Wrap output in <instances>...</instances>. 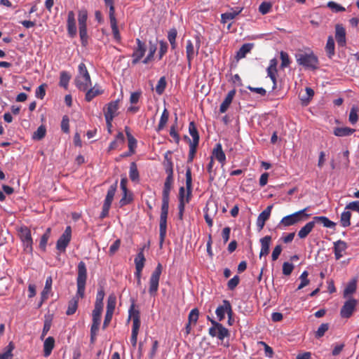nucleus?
<instances>
[{
  "instance_id": "obj_50",
  "label": "nucleus",
  "mask_w": 359,
  "mask_h": 359,
  "mask_svg": "<svg viewBox=\"0 0 359 359\" xmlns=\"http://www.w3.org/2000/svg\"><path fill=\"white\" fill-rule=\"evenodd\" d=\"M130 178L132 181H136L139 178V172L135 163H132L130 166Z\"/></svg>"
},
{
  "instance_id": "obj_63",
  "label": "nucleus",
  "mask_w": 359,
  "mask_h": 359,
  "mask_svg": "<svg viewBox=\"0 0 359 359\" xmlns=\"http://www.w3.org/2000/svg\"><path fill=\"white\" fill-rule=\"evenodd\" d=\"M45 84L39 86L36 90V97L39 99H43L46 95Z\"/></svg>"
},
{
  "instance_id": "obj_6",
  "label": "nucleus",
  "mask_w": 359,
  "mask_h": 359,
  "mask_svg": "<svg viewBox=\"0 0 359 359\" xmlns=\"http://www.w3.org/2000/svg\"><path fill=\"white\" fill-rule=\"evenodd\" d=\"M88 18V13L86 10H81L79 11L78 21L79 35L83 46H86L88 43V34L86 22Z\"/></svg>"
},
{
  "instance_id": "obj_24",
  "label": "nucleus",
  "mask_w": 359,
  "mask_h": 359,
  "mask_svg": "<svg viewBox=\"0 0 359 359\" xmlns=\"http://www.w3.org/2000/svg\"><path fill=\"white\" fill-rule=\"evenodd\" d=\"M271 241L270 236H266L260 239L261 250L259 253V258L262 256L267 255L269 252V247Z\"/></svg>"
},
{
  "instance_id": "obj_58",
  "label": "nucleus",
  "mask_w": 359,
  "mask_h": 359,
  "mask_svg": "<svg viewBox=\"0 0 359 359\" xmlns=\"http://www.w3.org/2000/svg\"><path fill=\"white\" fill-rule=\"evenodd\" d=\"M294 269V265L289 262H284L283 264V273L285 276L291 274Z\"/></svg>"
},
{
  "instance_id": "obj_54",
  "label": "nucleus",
  "mask_w": 359,
  "mask_h": 359,
  "mask_svg": "<svg viewBox=\"0 0 359 359\" xmlns=\"http://www.w3.org/2000/svg\"><path fill=\"white\" fill-rule=\"evenodd\" d=\"M280 60H281V68H285L289 66L290 64V60L287 53L284 51L280 52Z\"/></svg>"
},
{
  "instance_id": "obj_48",
  "label": "nucleus",
  "mask_w": 359,
  "mask_h": 359,
  "mask_svg": "<svg viewBox=\"0 0 359 359\" xmlns=\"http://www.w3.org/2000/svg\"><path fill=\"white\" fill-rule=\"evenodd\" d=\"M70 80V76L67 72H62L60 77V85L67 88Z\"/></svg>"
},
{
  "instance_id": "obj_11",
  "label": "nucleus",
  "mask_w": 359,
  "mask_h": 359,
  "mask_svg": "<svg viewBox=\"0 0 359 359\" xmlns=\"http://www.w3.org/2000/svg\"><path fill=\"white\" fill-rule=\"evenodd\" d=\"M358 304V300L350 298L346 301L340 311V316L343 318H349L353 313Z\"/></svg>"
},
{
  "instance_id": "obj_30",
  "label": "nucleus",
  "mask_w": 359,
  "mask_h": 359,
  "mask_svg": "<svg viewBox=\"0 0 359 359\" xmlns=\"http://www.w3.org/2000/svg\"><path fill=\"white\" fill-rule=\"evenodd\" d=\"M55 346V339L53 337H48L46 338L43 343V355L45 357H48L50 355L52 350Z\"/></svg>"
},
{
  "instance_id": "obj_46",
  "label": "nucleus",
  "mask_w": 359,
  "mask_h": 359,
  "mask_svg": "<svg viewBox=\"0 0 359 359\" xmlns=\"http://www.w3.org/2000/svg\"><path fill=\"white\" fill-rule=\"evenodd\" d=\"M13 349L14 346L12 342H10L6 347V351L3 353H0V359H12V351Z\"/></svg>"
},
{
  "instance_id": "obj_27",
  "label": "nucleus",
  "mask_w": 359,
  "mask_h": 359,
  "mask_svg": "<svg viewBox=\"0 0 359 359\" xmlns=\"http://www.w3.org/2000/svg\"><path fill=\"white\" fill-rule=\"evenodd\" d=\"M52 283H53V280H52L51 276L48 277L46 280L45 287L41 294V301L39 304V306L42 304V303L45 300H46L48 299V294L51 290Z\"/></svg>"
},
{
  "instance_id": "obj_35",
  "label": "nucleus",
  "mask_w": 359,
  "mask_h": 359,
  "mask_svg": "<svg viewBox=\"0 0 359 359\" xmlns=\"http://www.w3.org/2000/svg\"><path fill=\"white\" fill-rule=\"evenodd\" d=\"M212 325L217 326V338L220 340H223L225 337L229 334V330L224 327L222 324L216 322L215 320H211Z\"/></svg>"
},
{
  "instance_id": "obj_25",
  "label": "nucleus",
  "mask_w": 359,
  "mask_h": 359,
  "mask_svg": "<svg viewBox=\"0 0 359 359\" xmlns=\"http://www.w3.org/2000/svg\"><path fill=\"white\" fill-rule=\"evenodd\" d=\"M236 90H230L227 95L226 96L224 101L222 102L220 107H219V111L221 113H224L228 109L229 107L230 106L231 103L232 102V100L233 99V97L235 96Z\"/></svg>"
},
{
  "instance_id": "obj_21",
  "label": "nucleus",
  "mask_w": 359,
  "mask_h": 359,
  "mask_svg": "<svg viewBox=\"0 0 359 359\" xmlns=\"http://www.w3.org/2000/svg\"><path fill=\"white\" fill-rule=\"evenodd\" d=\"M272 208L273 205H269L259 215L257 219V226L259 228V230H262L264 228L266 221L269 219L271 215Z\"/></svg>"
},
{
  "instance_id": "obj_9",
  "label": "nucleus",
  "mask_w": 359,
  "mask_h": 359,
  "mask_svg": "<svg viewBox=\"0 0 359 359\" xmlns=\"http://www.w3.org/2000/svg\"><path fill=\"white\" fill-rule=\"evenodd\" d=\"M118 99L114 101H111L107 104L106 109H104L106 123L109 126L111 125V122H112L114 118L118 114Z\"/></svg>"
},
{
  "instance_id": "obj_38",
  "label": "nucleus",
  "mask_w": 359,
  "mask_h": 359,
  "mask_svg": "<svg viewBox=\"0 0 359 359\" xmlns=\"http://www.w3.org/2000/svg\"><path fill=\"white\" fill-rule=\"evenodd\" d=\"M145 257L143 253V249H142L135 258V269H143L144 266Z\"/></svg>"
},
{
  "instance_id": "obj_19",
  "label": "nucleus",
  "mask_w": 359,
  "mask_h": 359,
  "mask_svg": "<svg viewBox=\"0 0 359 359\" xmlns=\"http://www.w3.org/2000/svg\"><path fill=\"white\" fill-rule=\"evenodd\" d=\"M335 39L339 46H346V30L342 25L337 24L335 26Z\"/></svg>"
},
{
  "instance_id": "obj_43",
  "label": "nucleus",
  "mask_w": 359,
  "mask_h": 359,
  "mask_svg": "<svg viewBox=\"0 0 359 359\" xmlns=\"http://www.w3.org/2000/svg\"><path fill=\"white\" fill-rule=\"evenodd\" d=\"M356 290V281L355 280H351L348 283V284L346 285V288L344 290V297H346L350 294H352L354 293Z\"/></svg>"
},
{
  "instance_id": "obj_16",
  "label": "nucleus",
  "mask_w": 359,
  "mask_h": 359,
  "mask_svg": "<svg viewBox=\"0 0 359 359\" xmlns=\"http://www.w3.org/2000/svg\"><path fill=\"white\" fill-rule=\"evenodd\" d=\"M129 318L133 320L132 333L138 334L140 327V312L135 309L133 304L129 309Z\"/></svg>"
},
{
  "instance_id": "obj_22",
  "label": "nucleus",
  "mask_w": 359,
  "mask_h": 359,
  "mask_svg": "<svg viewBox=\"0 0 359 359\" xmlns=\"http://www.w3.org/2000/svg\"><path fill=\"white\" fill-rule=\"evenodd\" d=\"M347 248V244L343 241H337L334 243V251L336 259H339L343 257V252Z\"/></svg>"
},
{
  "instance_id": "obj_64",
  "label": "nucleus",
  "mask_w": 359,
  "mask_h": 359,
  "mask_svg": "<svg viewBox=\"0 0 359 359\" xmlns=\"http://www.w3.org/2000/svg\"><path fill=\"white\" fill-rule=\"evenodd\" d=\"M346 209L359 212V201H355L349 203L348 204L346 205Z\"/></svg>"
},
{
  "instance_id": "obj_42",
  "label": "nucleus",
  "mask_w": 359,
  "mask_h": 359,
  "mask_svg": "<svg viewBox=\"0 0 359 359\" xmlns=\"http://www.w3.org/2000/svg\"><path fill=\"white\" fill-rule=\"evenodd\" d=\"M168 118L169 113L166 109H164L158 125V131L161 130L165 127L168 121Z\"/></svg>"
},
{
  "instance_id": "obj_4",
  "label": "nucleus",
  "mask_w": 359,
  "mask_h": 359,
  "mask_svg": "<svg viewBox=\"0 0 359 359\" xmlns=\"http://www.w3.org/2000/svg\"><path fill=\"white\" fill-rule=\"evenodd\" d=\"M18 236L22 243L24 250L27 253H32L33 250V239L30 229L25 226H22L18 229Z\"/></svg>"
},
{
  "instance_id": "obj_5",
  "label": "nucleus",
  "mask_w": 359,
  "mask_h": 359,
  "mask_svg": "<svg viewBox=\"0 0 359 359\" xmlns=\"http://www.w3.org/2000/svg\"><path fill=\"white\" fill-rule=\"evenodd\" d=\"M306 210L307 208H304L283 217L280 224L284 226H289L304 220L309 216V215L305 213Z\"/></svg>"
},
{
  "instance_id": "obj_23",
  "label": "nucleus",
  "mask_w": 359,
  "mask_h": 359,
  "mask_svg": "<svg viewBox=\"0 0 359 359\" xmlns=\"http://www.w3.org/2000/svg\"><path fill=\"white\" fill-rule=\"evenodd\" d=\"M189 132L190 135L192 137L193 140H191L187 136H185L184 138L188 140L189 144H198L199 135L195 126V123L193 121L190 122L189 125Z\"/></svg>"
},
{
  "instance_id": "obj_56",
  "label": "nucleus",
  "mask_w": 359,
  "mask_h": 359,
  "mask_svg": "<svg viewBox=\"0 0 359 359\" xmlns=\"http://www.w3.org/2000/svg\"><path fill=\"white\" fill-rule=\"evenodd\" d=\"M327 6L334 12H342L344 11L346 9L342 6L337 4L334 1H329L327 3Z\"/></svg>"
},
{
  "instance_id": "obj_28",
  "label": "nucleus",
  "mask_w": 359,
  "mask_h": 359,
  "mask_svg": "<svg viewBox=\"0 0 359 359\" xmlns=\"http://www.w3.org/2000/svg\"><path fill=\"white\" fill-rule=\"evenodd\" d=\"M242 8H231L230 11L222 14V22L226 23L229 20L234 19L241 12Z\"/></svg>"
},
{
  "instance_id": "obj_57",
  "label": "nucleus",
  "mask_w": 359,
  "mask_h": 359,
  "mask_svg": "<svg viewBox=\"0 0 359 359\" xmlns=\"http://www.w3.org/2000/svg\"><path fill=\"white\" fill-rule=\"evenodd\" d=\"M46 135V128L44 126H39L33 135V138L36 140L42 139Z\"/></svg>"
},
{
  "instance_id": "obj_41",
  "label": "nucleus",
  "mask_w": 359,
  "mask_h": 359,
  "mask_svg": "<svg viewBox=\"0 0 359 359\" xmlns=\"http://www.w3.org/2000/svg\"><path fill=\"white\" fill-rule=\"evenodd\" d=\"M173 183V178H170V177H167L165 179V182L164 183V187L163 190V197H169L170 191L172 188V185Z\"/></svg>"
},
{
  "instance_id": "obj_15",
  "label": "nucleus",
  "mask_w": 359,
  "mask_h": 359,
  "mask_svg": "<svg viewBox=\"0 0 359 359\" xmlns=\"http://www.w3.org/2000/svg\"><path fill=\"white\" fill-rule=\"evenodd\" d=\"M215 313L219 321L224 318L226 313L228 314L229 318H231L233 312L229 302L227 300H223L222 305L219 306L217 308Z\"/></svg>"
},
{
  "instance_id": "obj_33",
  "label": "nucleus",
  "mask_w": 359,
  "mask_h": 359,
  "mask_svg": "<svg viewBox=\"0 0 359 359\" xmlns=\"http://www.w3.org/2000/svg\"><path fill=\"white\" fill-rule=\"evenodd\" d=\"M187 202L189 203L192 189L191 171L189 168L186 171Z\"/></svg>"
},
{
  "instance_id": "obj_39",
  "label": "nucleus",
  "mask_w": 359,
  "mask_h": 359,
  "mask_svg": "<svg viewBox=\"0 0 359 359\" xmlns=\"http://www.w3.org/2000/svg\"><path fill=\"white\" fill-rule=\"evenodd\" d=\"M351 213L350 211H344L341 215L340 222L343 227H348L351 225Z\"/></svg>"
},
{
  "instance_id": "obj_7",
  "label": "nucleus",
  "mask_w": 359,
  "mask_h": 359,
  "mask_svg": "<svg viewBox=\"0 0 359 359\" xmlns=\"http://www.w3.org/2000/svg\"><path fill=\"white\" fill-rule=\"evenodd\" d=\"M162 273V265L158 263L149 278V293L151 296H156L158 290L160 276Z\"/></svg>"
},
{
  "instance_id": "obj_36",
  "label": "nucleus",
  "mask_w": 359,
  "mask_h": 359,
  "mask_svg": "<svg viewBox=\"0 0 359 359\" xmlns=\"http://www.w3.org/2000/svg\"><path fill=\"white\" fill-rule=\"evenodd\" d=\"M325 51L329 58H332L335 54L334 50V41L332 36H328L327 43L325 46Z\"/></svg>"
},
{
  "instance_id": "obj_32",
  "label": "nucleus",
  "mask_w": 359,
  "mask_h": 359,
  "mask_svg": "<svg viewBox=\"0 0 359 359\" xmlns=\"http://www.w3.org/2000/svg\"><path fill=\"white\" fill-rule=\"evenodd\" d=\"M355 131V129L348 127H338L334 128L333 133L337 137H346L352 135Z\"/></svg>"
},
{
  "instance_id": "obj_10",
  "label": "nucleus",
  "mask_w": 359,
  "mask_h": 359,
  "mask_svg": "<svg viewBox=\"0 0 359 359\" xmlns=\"http://www.w3.org/2000/svg\"><path fill=\"white\" fill-rule=\"evenodd\" d=\"M201 46V41L199 36L196 37V46L193 44L192 41L188 40L186 46V54L188 60V65L191 67V60L198 53V50Z\"/></svg>"
},
{
  "instance_id": "obj_14",
  "label": "nucleus",
  "mask_w": 359,
  "mask_h": 359,
  "mask_svg": "<svg viewBox=\"0 0 359 359\" xmlns=\"http://www.w3.org/2000/svg\"><path fill=\"white\" fill-rule=\"evenodd\" d=\"M168 215V212L161 211L159 224V243L161 247L163 245L166 236Z\"/></svg>"
},
{
  "instance_id": "obj_47",
  "label": "nucleus",
  "mask_w": 359,
  "mask_h": 359,
  "mask_svg": "<svg viewBox=\"0 0 359 359\" xmlns=\"http://www.w3.org/2000/svg\"><path fill=\"white\" fill-rule=\"evenodd\" d=\"M166 87V80L165 76H162L160 78V79L158 81V83L156 86V91L158 95H161L163 91L165 90V88Z\"/></svg>"
},
{
  "instance_id": "obj_40",
  "label": "nucleus",
  "mask_w": 359,
  "mask_h": 359,
  "mask_svg": "<svg viewBox=\"0 0 359 359\" xmlns=\"http://www.w3.org/2000/svg\"><path fill=\"white\" fill-rule=\"evenodd\" d=\"M359 108L357 106H353L351 109L348 121L353 125L355 124L358 121Z\"/></svg>"
},
{
  "instance_id": "obj_18",
  "label": "nucleus",
  "mask_w": 359,
  "mask_h": 359,
  "mask_svg": "<svg viewBox=\"0 0 359 359\" xmlns=\"http://www.w3.org/2000/svg\"><path fill=\"white\" fill-rule=\"evenodd\" d=\"M109 20L110 25L112 29L113 36L115 40L119 41L121 40V35L117 26V21L115 17V10L114 6H111L109 9Z\"/></svg>"
},
{
  "instance_id": "obj_62",
  "label": "nucleus",
  "mask_w": 359,
  "mask_h": 359,
  "mask_svg": "<svg viewBox=\"0 0 359 359\" xmlns=\"http://www.w3.org/2000/svg\"><path fill=\"white\" fill-rule=\"evenodd\" d=\"M282 252V247L280 245H277L273 252H272V255H271V258H272V260L273 261H276V259H278L279 255H280Z\"/></svg>"
},
{
  "instance_id": "obj_59",
  "label": "nucleus",
  "mask_w": 359,
  "mask_h": 359,
  "mask_svg": "<svg viewBox=\"0 0 359 359\" xmlns=\"http://www.w3.org/2000/svg\"><path fill=\"white\" fill-rule=\"evenodd\" d=\"M240 279L238 276H235L233 278L228 281L227 286L229 290H233L239 283Z\"/></svg>"
},
{
  "instance_id": "obj_3",
  "label": "nucleus",
  "mask_w": 359,
  "mask_h": 359,
  "mask_svg": "<svg viewBox=\"0 0 359 359\" xmlns=\"http://www.w3.org/2000/svg\"><path fill=\"white\" fill-rule=\"evenodd\" d=\"M298 65L306 69H316L318 68V60L313 53H299L295 55Z\"/></svg>"
},
{
  "instance_id": "obj_26",
  "label": "nucleus",
  "mask_w": 359,
  "mask_h": 359,
  "mask_svg": "<svg viewBox=\"0 0 359 359\" xmlns=\"http://www.w3.org/2000/svg\"><path fill=\"white\" fill-rule=\"evenodd\" d=\"M86 91V93L85 99L87 102H90L94 97L101 95L103 92L100 87L97 84L90 88H88V90Z\"/></svg>"
},
{
  "instance_id": "obj_12",
  "label": "nucleus",
  "mask_w": 359,
  "mask_h": 359,
  "mask_svg": "<svg viewBox=\"0 0 359 359\" xmlns=\"http://www.w3.org/2000/svg\"><path fill=\"white\" fill-rule=\"evenodd\" d=\"M72 236V229L70 226H67L64 231V233L61 235L56 243L57 249L61 252H65L66 248L69 243L71 241Z\"/></svg>"
},
{
  "instance_id": "obj_60",
  "label": "nucleus",
  "mask_w": 359,
  "mask_h": 359,
  "mask_svg": "<svg viewBox=\"0 0 359 359\" xmlns=\"http://www.w3.org/2000/svg\"><path fill=\"white\" fill-rule=\"evenodd\" d=\"M159 44V59L161 60L168 50V44L166 42L163 41H161Z\"/></svg>"
},
{
  "instance_id": "obj_51",
  "label": "nucleus",
  "mask_w": 359,
  "mask_h": 359,
  "mask_svg": "<svg viewBox=\"0 0 359 359\" xmlns=\"http://www.w3.org/2000/svg\"><path fill=\"white\" fill-rule=\"evenodd\" d=\"M104 297V291L102 288H101L97 291L95 306L103 308L102 302H103Z\"/></svg>"
},
{
  "instance_id": "obj_2",
  "label": "nucleus",
  "mask_w": 359,
  "mask_h": 359,
  "mask_svg": "<svg viewBox=\"0 0 359 359\" xmlns=\"http://www.w3.org/2000/svg\"><path fill=\"white\" fill-rule=\"evenodd\" d=\"M76 88L81 91H86L91 87L90 76L84 63H81L78 67V74L74 79Z\"/></svg>"
},
{
  "instance_id": "obj_61",
  "label": "nucleus",
  "mask_w": 359,
  "mask_h": 359,
  "mask_svg": "<svg viewBox=\"0 0 359 359\" xmlns=\"http://www.w3.org/2000/svg\"><path fill=\"white\" fill-rule=\"evenodd\" d=\"M128 148L130 154H133L135 151V148L137 146V141L135 138L133 137H129L128 138Z\"/></svg>"
},
{
  "instance_id": "obj_8",
  "label": "nucleus",
  "mask_w": 359,
  "mask_h": 359,
  "mask_svg": "<svg viewBox=\"0 0 359 359\" xmlns=\"http://www.w3.org/2000/svg\"><path fill=\"white\" fill-rule=\"evenodd\" d=\"M117 180L115 182V183L110 186L109 189H108L106 198L104 201V204L102 206V210L100 214V217L101 219H103L106 217L109 214V210L111 207V203L113 201L116 188H117Z\"/></svg>"
},
{
  "instance_id": "obj_13",
  "label": "nucleus",
  "mask_w": 359,
  "mask_h": 359,
  "mask_svg": "<svg viewBox=\"0 0 359 359\" xmlns=\"http://www.w3.org/2000/svg\"><path fill=\"white\" fill-rule=\"evenodd\" d=\"M137 47L134 48L132 54V64L136 65L143 57L146 52V46L139 39H136Z\"/></svg>"
},
{
  "instance_id": "obj_34",
  "label": "nucleus",
  "mask_w": 359,
  "mask_h": 359,
  "mask_svg": "<svg viewBox=\"0 0 359 359\" xmlns=\"http://www.w3.org/2000/svg\"><path fill=\"white\" fill-rule=\"evenodd\" d=\"M315 224L312 221L308 222L304 225L303 227L301 228V229L298 232V236L300 238H305L313 230Z\"/></svg>"
},
{
  "instance_id": "obj_20",
  "label": "nucleus",
  "mask_w": 359,
  "mask_h": 359,
  "mask_svg": "<svg viewBox=\"0 0 359 359\" xmlns=\"http://www.w3.org/2000/svg\"><path fill=\"white\" fill-rule=\"evenodd\" d=\"M67 27L69 35L74 37L76 35V26L74 13L71 11L68 13Z\"/></svg>"
},
{
  "instance_id": "obj_44",
  "label": "nucleus",
  "mask_w": 359,
  "mask_h": 359,
  "mask_svg": "<svg viewBox=\"0 0 359 359\" xmlns=\"http://www.w3.org/2000/svg\"><path fill=\"white\" fill-rule=\"evenodd\" d=\"M116 303V297L109 295L107 299V313H114Z\"/></svg>"
},
{
  "instance_id": "obj_17",
  "label": "nucleus",
  "mask_w": 359,
  "mask_h": 359,
  "mask_svg": "<svg viewBox=\"0 0 359 359\" xmlns=\"http://www.w3.org/2000/svg\"><path fill=\"white\" fill-rule=\"evenodd\" d=\"M102 307L95 306L93 311V324L91 325V332L93 334H97L101 321V314Z\"/></svg>"
},
{
  "instance_id": "obj_49",
  "label": "nucleus",
  "mask_w": 359,
  "mask_h": 359,
  "mask_svg": "<svg viewBox=\"0 0 359 359\" xmlns=\"http://www.w3.org/2000/svg\"><path fill=\"white\" fill-rule=\"evenodd\" d=\"M199 311L198 309H192L189 314V324H196L198 319Z\"/></svg>"
},
{
  "instance_id": "obj_45",
  "label": "nucleus",
  "mask_w": 359,
  "mask_h": 359,
  "mask_svg": "<svg viewBox=\"0 0 359 359\" xmlns=\"http://www.w3.org/2000/svg\"><path fill=\"white\" fill-rule=\"evenodd\" d=\"M308 276H309L308 271H304L302 272V273L299 276L301 283L299 285L297 290H301L309 284L310 280L308 279Z\"/></svg>"
},
{
  "instance_id": "obj_37",
  "label": "nucleus",
  "mask_w": 359,
  "mask_h": 359,
  "mask_svg": "<svg viewBox=\"0 0 359 359\" xmlns=\"http://www.w3.org/2000/svg\"><path fill=\"white\" fill-rule=\"evenodd\" d=\"M253 47L252 43H245L243 44L237 53V57L241 59L245 57L246 54L248 53Z\"/></svg>"
},
{
  "instance_id": "obj_53",
  "label": "nucleus",
  "mask_w": 359,
  "mask_h": 359,
  "mask_svg": "<svg viewBox=\"0 0 359 359\" xmlns=\"http://www.w3.org/2000/svg\"><path fill=\"white\" fill-rule=\"evenodd\" d=\"M328 329H329L328 323L321 324L316 332V338L322 337L325 334V333L328 330Z\"/></svg>"
},
{
  "instance_id": "obj_1",
  "label": "nucleus",
  "mask_w": 359,
  "mask_h": 359,
  "mask_svg": "<svg viewBox=\"0 0 359 359\" xmlns=\"http://www.w3.org/2000/svg\"><path fill=\"white\" fill-rule=\"evenodd\" d=\"M86 279L87 269L86 264L81 261L78 264V275L76 278L77 292L68 303V307L66 311L67 315H73L76 311L79 298H83L84 296Z\"/></svg>"
},
{
  "instance_id": "obj_52",
  "label": "nucleus",
  "mask_w": 359,
  "mask_h": 359,
  "mask_svg": "<svg viewBox=\"0 0 359 359\" xmlns=\"http://www.w3.org/2000/svg\"><path fill=\"white\" fill-rule=\"evenodd\" d=\"M272 8V4L270 2H262L259 6V11L262 14L265 15L268 13Z\"/></svg>"
},
{
  "instance_id": "obj_31",
  "label": "nucleus",
  "mask_w": 359,
  "mask_h": 359,
  "mask_svg": "<svg viewBox=\"0 0 359 359\" xmlns=\"http://www.w3.org/2000/svg\"><path fill=\"white\" fill-rule=\"evenodd\" d=\"M313 222L314 224L316 223H320L327 228H334L336 225L334 222L330 220L327 217L325 216H316L313 218Z\"/></svg>"
},
{
  "instance_id": "obj_29",
  "label": "nucleus",
  "mask_w": 359,
  "mask_h": 359,
  "mask_svg": "<svg viewBox=\"0 0 359 359\" xmlns=\"http://www.w3.org/2000/svg\"><path fill=\"white\" fill-rule=\"evenodd\" d=\"M212 156L221 163L224 164L226 161V156L222 150L221 144L218 143L212 151Z\"/></svg>"
},
{
  "instance_id": "obj_55",
  "label": "nucleus",
  "mask_w": 359,
  "mask_h": 359,
  "mask_svg": "<svg viewBox=\"0 0 359 359\" xmlns=\"http://www.w3.org/2000/svg\"><path fill=\"white\" fill-rule=\"evenodd\" d=\"M276 74H277V69L272 68V67H268L267 68V75L271 81L273 83V88L274 89L276 85Z\"/></svg>"
}]
</instances>
